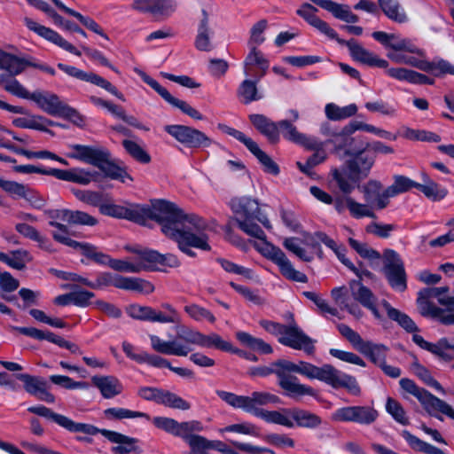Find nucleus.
<instances>
[{"label":"nucleus","instance_id":"48","mask_svg":"<svg viewBox=\"0 0 454 454\" xmlns=\"http://www.w3.org/2000/svg\"><path fill=\"white\" fill-rule=\"evenodd\" d=\"M418 190L432 201H440L448 195V190L433 180H427L426 184H419Z\"/></svg>","mask_w":454,"mask_h":454},{"label":"nucleus","instance_id":"49","mask_svg":"<svg viewBox=\"0 0 454 454\" xmlns=\"http://www.w3.org/2000/svg\"><path fill=\"white\" fill-rule=\"evenodd\" d=\"M160 396L158 404L181 411H187L191 408L190 403L168 390L161 389Z\"/></svg>","mask_w":454,"mask_h":454},{"label":"nucleus","instance_id":"4","mask_svg":"<svg viewBox=\"0 0 454 454\" xmlns=\"http://www.w3.org/2000/svg\"><path fill=\"white\" fill-rule=\"evenodd\" d=\"M27 411L51 420L71 433H83L89 435L100 434L109 442L118 444L112 448V451L115 454H129L137 450L138 440L137 438L108 429H99L90 424L75 422L65 415L54 412L44 405L30 406L27 408Z\"/></svg>","mask_w":454,"mask_h":454},{"label":"nucleus","instance_id":"26","mask_svg":"<svg viewBox=\"0 0 454 454\" xmlns=\"http://www.w3.org/2000/svg\"><path fill=\"white\" fill-rule=\"evenodd\" d=\"M336 40L340 43H345L347 45L351 57L356 61H358L369 67H376L380 68H387L388 67V62L386 59L379 58L374 53L364 48L356 41L352 39L350 41L344 42L340 40L339 38Z\"/></svg>","mask_w":454,"mask_h":454},{"label":"nucleus","instance_id":"38","mask_svg":"<svg viewBox=\"0 0 454 454\" xmlns=\"http://www.w3.org/2000/svg\"><path fill=\"white\" fill-rule=\"evenodd\" d=\"M331 173L336 187L345 195L350 194L360 182L348 168H334Z\"/></svg>","mask_w":454,"mask_h":454},{"label":"nucleus","instance_id":"51","mask_svg":"<svg viewBox=\"0 0 454 454\" xmlns=\"http://www.w3.org/2000/svg\"><path fill=\"white\" fill-rule=\"evenodd\" d=\"M108 158L109 157H106L98 167V168L105 174L106 176L114 180H119L122 183L125 182L126 178L132 180L131 176L123 168L110 162Z\"/></svg>","mask_w":454,"mask_h":454},{"label":"nucleus","instance_id":"47","mask_svg":"<svg viewBox=\"0 0 454 454\" xmlns=\"http://www.w3.org/2000/svg\"><path fill=\"white\" fill-rule=\"evenodd\" d=\"M104 416L108 420H121L125 419L144 418L150 420V416L142 411H131L121 407H112L104 411Z\"/></svg>","mask_w":454,"mask_h":454},{"label":"nucleus","instance_id":"17","mask_svg":"<svg viewBox=\"0 0 454 454\" xmlns=\"http://www.w3.org/2000/svg\"><path fill=\"white\" fill-rule=\"evenodd\" d=\"M165 130L178 142L190 148L208 147L212 144V139L205 133L189 126L167 125Z\"/></svg>","mask_w":454,"mask_h":454},{"label":"nucleus","instance_id":"23","mask_svg":"<svg viewBox=\"0 0 454 454\" xmlns=\"http://www.w3.org/2000/svg\"><path fill=\"white\" fill-rule=\"evenodd\" d=\"M16 378L23 382L24 389L29 395L47 403L55 402V396L48 390V383L44 379L27 373L17 374Z\"/></svg>","mask_w":454,"mask_h":454},{"label":"nucleus","instance_id":"33","mask_svg":"<svg viewBox=\"0 0 454 454\" xmlns=\"http://www.w3.org/2000/svg\"><path fill=\"white\" fill-rule=\"evenodd\" d=\"M362 192L364 196V200L377 209H383L389 204V199L384 200L383 195L385 190H382V184L377 180H369L363 187Z\"/></svg>","mask_w":454,"mask_h":454},{"label":"nucleus","instance_id":"22","mask_svg":"<svg viewBox=\"0 0 454 454\" xmlns=\"http://www.w3.org/2000/svg\"><path fill=\"white\" fill-rule=\"evenodd\" d=\"M24 23L29 30L35 32L39 36L58 45L59 47L72 54L81 56V51H79L72 43L64 39L58 32L54 31L53 29L43 26L27 17L24 18Z\"/></svg>","mask_w":454,"mask_h":454},{"label":"nucleus","instance_id":"62","mask_svg":"<svg viewBox=\"0 0 454 454\" xmlns=\"http://www.w3.org/2000/svg\"><path fill=\"white\" fill-rule=\"evenodd\" d=\"M268 22L266 20H261L251 27L250 37L248 40L249 47H256L263 43L265 41L264 31L267 28Z\"/></svg>","mask_w":454,"mask_h":454},{"label":"nucleus","instance_id":"58","mask_svg":"<svg viewBox=\"0 0 454 454\" xmlns=\"http://www.w3.org/2000/svg\"><path fill=\"white\" fill-rule=\"evenodd\" d=\"M109 267L116 271L127 273H138L143 270L145 265L137 263V261L112 259L109 262Z\"/></svg>","mask_w":454,"mask_h":454},{"label":"nucleus","instance_id":"3","mask_svg":"<svg viewBox=\"0 0 454 454\" xmlns=\"http://www.w3.org/2000/svg\"><path fill=\"white\" fill-rule=\"evenodd\" d=\"M176 329V338L169 340L155 334H149L152 348L157 353L175 356H187L192 351V346L215 348L225 352L231 350V343L223 340L217 333L206 335L185 325L178 326Z\"/></svg>","mask_w":454,"mask_h":454},{"label":"nucleus","instance_id":"59","mask_svg":"<svg viewBox=\"0 0 454 454\" xmlns=\"http://www.w3.org/2000/svg\"><path fill=\"white\" fill-rule=\"evenodd\" d=\"M386 411L392 418L401 425H409V419L401 403L396 400L388 397L386 403Z\"/></svg>","mask_w":454,"mask_h":454},{"label":"nucleus","instance_id":"35","mask_svg":"<svg viewBox=\"0 0 454 454\" xmlns=\"http://www.w3.org/2000/svg\"><path fill=\"white\" fill-rule=\"evenodd\" d=\"M324 10L331 12L334 18L347 23H356L359 20L357 15L354 14L346 4H340L332 0H309Z\"/></svg>","mask_w":454,"mask_h":454},{"label":"nucleus","instance_id":"57","mask_svg":"<svg viewBox=\"0 0 454 454\" xmlns=\"http://www.w3.org/2000/svg\"><path fill=\"white\" fill-rule=\"evenodd\" d=\"M32 261L30 254L27 250L19 249L12 251L11 255L7 254L5 263L15 270H21L26 264Z\"/></svg>","mask_w":454,"mask_h":454},{"label":"nucleus","instance_id":"50","mask_svg":"<svg viewBox=\"0 0 454 454\" xmlns=\"http://www.w3.org/2000/svg\"><path fill=\"white\" fill-rule=\"evenodd\" d=\"M301 244L302 240L295 237L286 238L283 241V246L286 250L295 254L303 262H311L314 258L313 254L302 247Z\"/></svg>","mask_w":454,"mask_h":454},{"label":"nucleus","instance_id":"46","mask_svg":"<svg viewBox=\"0 0 454 454\" xmlns=\"http://www.w3.org/2000/svg\"><path fill=\"white\" fill-rule=\"evenodd\" d=\"M357 112L356 104H350L346 106H339L334 103H329L325 107L326 117L332 121H340L355 115Z\"/></svg>","mask_w":454,"mask_h":454},{"label":"nucleus","instance_id":"24","mask_svg":"<svg viewBox=\"0 0 454 454\" xmlns=\"http://www.w3.org/2000/svg\"><path fill=\"white\" fill-rule=\"evenodd\" d=\"M134 9L157 18L169 17L176 10V0H134Z\"/></svg>","mask_w":454,"mask_h":454},{"label":"nucleus","instance_id":"6","mask_svg":"<svg viewBox=\"0 0 454 454\" xmlns=\"http://www.w3.org/2000/svg\"><path fill=\"white\" fill-rule=\"evenodd\" d=\"M231 207L237 215L236 222L242 231L258 239H266L265 232L254 221L268 230L272 226L266 215L262 213L257 200L249 197L235 198L231 201Z\"/></svg>","mask_w":454,"mask_h":454},{"label":"nucleus","instance_id":"64","mask_svg":"<svg viewBox=\"0 0 454 454\" xmlns=\"http://www.w3.org/2000/svg\"><path fill=\"white\" fill-rule=\"evenodd\" d=\"M348 244L363 258L373 261L379 260L381 257L378 251L372 249L365 243H361L358 240L350 238L348 239Z\"/></svg>","mask_w":454,"mask_h":454},{"label":"nucleus","instance_id":"31","mask_svg":"<svg viewBox=\"0 0 454 454\" xmlns=\"http://www.w3.org/2000/svg\"><path fill=\"white\" fill-rule=\"evenodd\" d=\"M46 216L49 218V225L56 228L58 231L52 232V238L58 242L56 237L66 238L72 239L69 237V229L63 223H69L70 209L67 208H55L45 211Z\"/></svg>","mask_w":454,"mask_h":454},{"label":"nucleus","instance_id":"45","mask_svg":"<svg viewBox=\"0 0 454 454\" xmlns=\"http://www.w3.org/2000/svg\"><path fill=\"white\" fill-rule=\"evenodd\" d=\"M411 371L426 385L434 388L442 395L445 394L444 388L436 380L434 379L430 371L422 365L417 359L411 364Z\"/></svg>","mask_w":454,"mask_h":454},{"label":"nucleus","instance_id":"52","mask_svg":"<svg viewBox=\"0 0 454 454\" xmlns=\"http://www.w3.org/2000/svg\"><path fill=\"white\" fill-rule=\"evenodd\" d=\"M133 252L138 255L137 263L145 265L143 270H155L161 258V254L153 249L134 250Z\"/></svg>","mask_w":454,"mask_h":454},{"label":"nucleus","instance_id":"18","mask_svg":"<svg viewBox=\"0 0 454 454\" xmlns=\"http://www.w3.org/2000/svg\"><path fill=\"white\" fill-rule=\"evenodd\" d=\"M57 67L66 73L67 75L76 78L81 81L90 82L94 85H97L112 95L115 96L119 99L125 101V98L122 93H121L115 86H114L110 82L101 77L100 75L92 73V72H85L81 70L74 66L66 65L63 63H59Z\"/></svg>","mask_w":454,"mask_h":454},{"label":"nucleus","instance_id":"7","mask_svg":"<svg viewBox=\"0 0 454 454\" xmlns=\"http://www.w3.org/2000/svg\"><path fill=\"white\" fill-rule=\"evenodd\" d=\"M153 422L156 427L182 438L189 445L191 449L190 454H208L207 450L209 449L207 442H205L206 437L196 434L204 429L200 421L189 420L178 422L171 418L154 417Z\"/></svg>","mask_w":454,"mask_h":454},{"label":"nucleus","instance_id":"56","mask_svg":"<svg viewBox=\"0 0 454 454\" xmlns=\"http://www.w3.org/2000/svg\"><path fill=\"white\" fill-rule=\"evenodd\" d=\"M250 153H253L254 157H256V159L263 167V170L265 172L271 174L273 176L278 175L279 168L278 164L275 161H273V160L266 153H264L257 144L250 151Z\"/></svg>","mask_w":454,"mask_h":454},{"label":"nucleus","instance_id":"32","mask_svg":"<svg viewBox=\"0 0 454 454\" xmlns=\"http://www.w3.org/2000/svg\"><path fill=\"white\" fill-rule=\"evenodd\" d=\"M374 162V154L361 151L348 161L347 167L351 174L362 180L368 176Z\"/></svg>","mask_w":454,"mask_h":454},{"label":"nucleus","instance_id":"2","mask_svg":"<svg viewBox=\"0 0 454 454\" xmlns=\"http://www.w3.org/2000/svg\"><path fill=\"white\" fill-rule=\"evenodd\" d=\"M217 396L234 409H241L268 424H275L286 428H319L323 419L310 411L300 407L282 408L269 411L261 408L269 404H278L280 398L270 392L254 391L250 395H239L224 390H216Z\"/></svg>","mask_w":454,"mask_h":454},{"label":"nucleus","instance_id":"43","mask_svg":"<svg viewBox=\"0 0 454 454\" xmlns=\"http://www.w3.org/2000/svg\"><path fill=\"white\" fill-rule=\"evenodd\" d=\"M387 351L388 348L386 345L372 341H367L361 348V353L379 367L386 362Z\"/></svg>","mask_w":454,"mask_h":454},{"label":"nucleus","instance_id":"39","mask_svg":"<svg viewBox=\"0 0 454 454\" xmlns=\"http://www.w3.org/2000/svg\"><path fill=\"white\" fill-rule=\"evenodd\" d=\"M382 12L390 20L403 24L409 20L408 15L399 0H377Z\"/></svg>","mask_w":454,"mask_h":454},{"label":"nucleus","instance_id":"53","mask_svg":"<svg viewBox=\"0 0 454 454\" xmlns=\"http://www.w3.org/2000/svg\"><path fill=\"white\" fill-rule=\"evenodd\" d=\"M122 145L126 152L137 161L144 164L151 161V156L137 142L125 139L122 141Z\"/></svg>","mask_w":454,"mask_h":454},{"label":"nucleus","instance_id":"13","mask_svg":"<svg viewBox=\"0 0 454 454\" xmlns=\"http://www.w3.org/2000/svg\"><path fill=\"white\" fill-rule=\"evenodd\" d=\"M383 274L390 287L399 293L407 289V274L400 254L392 249L383 254Z\"/></svg>","mask_w":454,"mask_h":454},{"label":"nucleus","instance_id":"28","mask_svg":"<svg viewBox=\"0 0 454 454\" xmlns=\"http://www.w3.org/2000/svg\"><path fill=\"white\" fill-rule=\"evenodd\" d=\"M349 287L354 299L369 309L375 318L380 319L381 315L377 307V297L374 294L367 286H364L360 280L350 281Z\"/></svg>","mask_w":454,"mask_h":454},{"label":"nucleus","instance_id":"8","mask_svg":"<svg viewBox=\"0 0 454 454\" xmlns=\"http://www.w3.org/2000/svg\"><path fill=\"white\" fill-rule=\"evenodd\" d=\"M296 373L310 380H318L336 389L346 388L355 395H359L361 392L355 377L338 370L329 364L317 367L312 364L300 361L296 364Z\"/></svg>","mask_w":454,"mask_h":454},{"label":"nucleus","instance_id":"19","mask_svg":"<svg viewBox=\"0 0 454 454\" xmlns=\"http://www.w3.org/2000/svg\"><path fill=\"white\" fill-rule=\"evenodd\" d=\"M142 77L143 81L148 84L152 89H153L166 102L171 105L173 107L178 108L184 114H187L192 119L195 120H202L203 115L192 106H190L186 101L178 99L173 97L167 89L162 87L156 80L150 77L144 72H137Z\"/></svg>","mask_w":454,"mask_h":454},{"label":"nucleus","instance_id":"14","mask_svg":"<svg viewBox=\"0 0 454 454\" xmlns=\"http://www.w3.org/2000/svg\"><path fill=\"white\" fill-rule=\"evenodd\" d=\"M378 417V411L369 405L345 406L336 409L332 413V419L333 421L352 422L364 426L373 424Z\"/></svg>","mask_w":454,"mask_h":454},{"label":"nucleus","instance_id":"54","mask_svg":"<svg viewBox=\"0 0 454 454\" xmlns=\"http://www.w3.org/2000/svg\"><path fill=\"white\" fill-rule=\"evenodd\" d=\"M66 13L76 18L85 27L90 29V31L98 34V35L102 36L103 38L108 40L107 35L103 31L101 27L90 17L84 16L81 14L80 12L69 8L67 6L65 9Z\"/></svg>","mask_w":454,"mask_h":454},{"label":"nucleus","instance_id":"10","mask_svg":"<svg viewBox=\"0 0 454 454\" xmlns=\"http://www.w3.org/2000/svg\"><path fill=\"white\" fill-rule=\"evenodd\" d=\"M399 384L402 389L418 399L421 406L430 416L442 420V418L437 414V412H440L454 419V410L449 403L434 395L427 389L419 387L412 380L403 378L400 380Z\"/></svg>","mask_w":454,"mask_h":454},{"label":"nucleus","instance_id":"60","mask_svg":"<svg viewBox=\"0 0 454 454\" xmlns=\"http://www.w3.org/2000/svg\"><path fill=\"white\" fill-rule=\"evenodd\" d=\"M340 333L347 339L350 344L361 353V348L364 347L368 340H364L358 333L345 324L338 325Z\"/></svg>","mask_w":454,"mask_h":454},{"label":"nucleus","instance_id":"29","mask_svg":"<svg viewBox=\"0 0 454 454\" xmlns=\"http://www.w3.org/2000/svg\"><path fill=\"white\" fill-rule=\"evenodd\" d=\"M317 9L309 4H303L296 13L304 19L310 26L330 39H338V35L328 23L317 16Z\"/></svg>","mask_w":454,"mask_h":454},{"label":"nucleus","instance_id":"12","mask_svg":"<svg viewBox=\"0 0 454 454\" xmlns=\"http://www.w3.org/2000/svg\"><path fill=\"white\" fill-rule=\"evenodd\" d=\"M108 286H114L126 291H145L146 293H152L154 290L151 283L141 278L124 277L111 272L99 273L95 281H90L89 285V287L92 289H102Z\"/></svg>","mask_w":454,"mask_h":454},{"label":"nucleus","instance_id":"34","mask_svg":"<svg viewBox=\"0 0 454 454\" xmlns=\"http://www.w3.org/2000/svg\"><path fill=\"white\" fill-rule=\"evenodd\" d=\"M91 382L96 387L101 395L106 399H111L120 395L123 391L121 382L114 376L96 375L91 378Z\"/></svg>","mask_w":454,"mask_h":454},{"label":"nucleus","instance_id":"9","mask_svg":"<svg viewBox=\"0 0 454 454\" xmlns=\"http://www.w3.org/2000/svg\"><path fill=\"white\" fill-rule=\"evenodd\" d=\"M390 319L397 323L406 332L413 333L412 340L420 348L445 361L454 359V344H451L447 338H442L436 343L427 341L421 335L416 333L419 331V327L411 317L399 309Z\"/></svg>","mask_w":454,"mask_h":454},{"label":"nucleus","instance_id":"1","mask_svg":"<svg viewBox=\"0 0 454 454\" xmlns=\"http://www.w3.org/2000/svg\"><path fill=\"white\" fill-rule=\"evenodd\" d=\"M99 211L105 215L127 219L139 224H145L148 219L157 221L161 225L162 232L176 241L178 248L190 257L196 255L192 247L203 251L211 249L208 236L205 232L207 229V222L197 215H185L174 203L167 200H155L151 206L129 207L102 202Z\"/></svg>","mask_w":454,"mask_h":454},{"label":"nucleus","instance_id":"40","mask_svg":"<svg viewBox=\"0 0 454 454\" xmlns=\"http://www.w3.org/2000/svg\"><path fill=\"white\" fill-rule=\"evenodd\" d=\"M28 65V61L0 49V69L5 70L11 75L14 76L22 73Z\"/></svg>","mask_w":454,"mask_h":454},{"label":"nucleus","instance_id":"27","mask_svg":"<svg viewBox=\"0 0 454 454\" xmlns=\"http://www.w3.org/2000/svg\"><path fill=\"white\" fill-rule=\"evenodd\" d=\"M417 305L421 316L439 321L444 325H454V313H448L444 309L437 307L429 299L419 293Z\"/></svg>","mask_w":454,"mask_h":454},{"label":"nucleus","instance_id":"11","mask_svg":"<svg viewBox=\"0 0 454 454\" xmlns=\"http://www.w3.org/2000/svg\"><path fill=\"white\" fill-rule=\"evenodd\" d=\"M161 309L133 303L126 308V313L133 319L160 324L181 323L180 313L168 302L161 303Z\"/></svg>","mask_w":454,"mask_h":454},{"label":"nucleus","instance_id":"36","mask_svg":"<svg viewBox=\"0 0 454 454\" xmlns=\"http://www.w3.org/2000/svg\"><path fill=\"white\" fill-rule=\"evenodd\" d=\"M249 120L254 127L262 135L266 137L270 143H277L279 141L278 122H274L267 116L259 114H250Z\"/></svg>","mask_w":454,"mask_h":454},{"label":"nucleus","instance_id":"37","mask_svg":"<svg viewBox=\"0 0 454 454\" xmlns=\"http://www.w3.org/2000/svg\"><path fill=\"white\" fill-rule=\"evenodd\" d=\"M202 17L198 24L197 35L195 38V47L201 51H209L213 49L211 43V35L213 31L209 27L208 13L205 9L201 12Z\"/></svg>","mask_w":454,"mask_h":454},{"label":"nucleus","instance_id":"25","mask_svg":"<svg viewBox=\"0 0 454 454\" xmlns=\"http://www.w3.org/2000/svg\"><path fill=\"white\" fill-rule=\"evenodd\" d=\"M250 51L243 62V71L247 76H257L260 81L267 73L269 60L256 47H249Z\"/></svg>","mask_w":454,"mask_h":454},{"label":"nucleus","instance_id":"41","mask_svg":"<svg viewBox=\"0 0 454 454\" xmlns=\"http://www.w3.org/2000/svg\"><path fill=\"white\" fill-rule=\"evenodd\" d=\"M419 184L404 176H395L394 183L385 189L384 200L386 198H393L398 194L406 192L411 188H419Z\"/></svg>","mask_w":454,"mask_h":454},{"label":"nucleus","instance_id":"20","mask_svg":"<svg viewBox=\"0 0 454 454\" xmlns=\"http://www.w3.org/2000/svg\"><path fill=\"white\" fill-rule=\"evenodd\" d=\"M278 340L284 346L303 350L309 355H311L315 350L313 340L306 335L296 324L286 325L282 336L278 337Z\"/></svg>","mask_w":454,"mask_h":454},{"label":"nucleus","instance_id":"15","mask_svg":"<svg viewBox=\"0 0 454 454\" xmlns=\"http://www.w3.org/2000/svg\"><path fill=\"white\" fill-rule=\"evenodd\" d=\"M261 252L266 258L278 267L280 273L286 278L299 283H306L308 281L307 276L294 269L290 260L278 247L265 242Z\"/></svg>","mask_w":454,"mask_h":454},{"label":"nucleus","instance_id":"63","mask_svg":"<svg viewBox=\"0 0 454 454\" xmlns=\"http://www.w3.org/2000/svg\"><path fill=\"white\" fill-rule=\"evenodd\" d=\"M0 187L6 192L32 200V198L28 197L29 188L22 184L0 178Z\"/></svg>","mask_w":454,"mask_h":454},{"label":"nucleus","instance_id":"5","mask_svg":"<svg viewBox=\"0 0 454 454\" xmlns=\"http://www.w3.org/2000/svg\"><path fill=\"white\" fill-rule=\"evenodd\" d=\"M296 372V364L286 359H278L269 365H261L249 368L247 374L250 377H268L275 374L278 377V386L292 398L303 395L313 396L315 390L307 385L301 384L298 378L291 375Z\"/></svg>","mask_w":454,"mask_h":454},{"label":"nucleus","instance_id":"16","mask_svg":"<svg viewBox=\"0 0 454 454\" xmlns=\"http://www.w3.org/2000/svg\"><path fill=\"white\" fill-rule=\"evenodd\" d=\"M31 100L51 116L73 118L79 115L75 109L61 102L53 93L35 91L32 93Z\"/></svg>","mask_w":454,"mask_h":454},{"label":"nucleus","instance_id":"30","mask_svg":"<svg viewBox=\"0 0 454 454\" xmlns=\"http://www.w3.org/2000/svg\"><path fill=\"white\" fill-rule=\"evenodd\" d=\"M59 243L72 247L74 250H79L87 258L94 261L95 262L102 265H108L111 258L109 255L99 252L98 248L86 242H78L74 239H67L66 238L56 237Z\"/></svg>","mask_w":454,"mask_h":454},{"label":"nucleus","instance_id":"61","mask_svg":"<svg viewBox=\"0 0 454 454\" xmlns=\"http://www.w3.org/2000/svg\"><path fill=\"white\" fill-rule=\"evenodd\" d=\"M11 329L12 331L18 332L35 340H46L51 343L52 340H54L56 337V334L51 332H43L35 327L11 326Z\"/></svg>","mask_w":454,"mask_h":454},{"label":"nucleus","instance_id":"42","mask_svg":"<svg viewBox=\"0 0 454 454\" xmlns=\"http://www.w3.org/2000/svg\"><path fill=\"white\" fill-rule=\"evenodd\" d=\"M236 338L243 346H246L262 354H271L273 352V349L270 344L266 343L262 339L252 336L247 332H237Z\"/></svg>","mask_w":454,"mask_h":454},{"label":"nucleus","instance_id":"21","mask_svg":"<svg viewBox=\"0 0 454 454\" xmlns=\"http://www.w3.org/2000/svg\"><path fill=\"white\" fill-rule=\"evenodd\" d=\"M372 36L380 43L386 48L392 49L395 51H409V53L416 54L419 57L424 56V51L419 48L413 40L402 37L396 34H388L383 31H376Z\"/></svg>","mask_w":454,"mask_h":454},{"label":"nucleus","instance_id":"44","mask_svg":"<svg viewBox=\"0 0 454 454\" xmlns=\"http://www.w3.org/2000/svg\"><path fill=\"white\" fill-rule=\"evenodd\" d=\"M253 77L254 78V80H244L238 89V96L244 104H250L262 98V96L258 93L257 83L259 81H257V76Z\"/></svg>","mask_w":454,"mask_h":454},{"label":"nucleus","instance_id":"55","mask_svg":"<svg viewBox=\"0 0 454 454\" xmlns=\"http://www.w3.org/2000/svg\"><path fill=\"white\" fill-rule=\"evenodd\" d=\"M184 310L195 321L201 322L203 320H207L212 324L215 322V317L213 313L198 304H188L184 306Z\"/></svg>","mask_w":454,"mask_h":454}]
</instances>
